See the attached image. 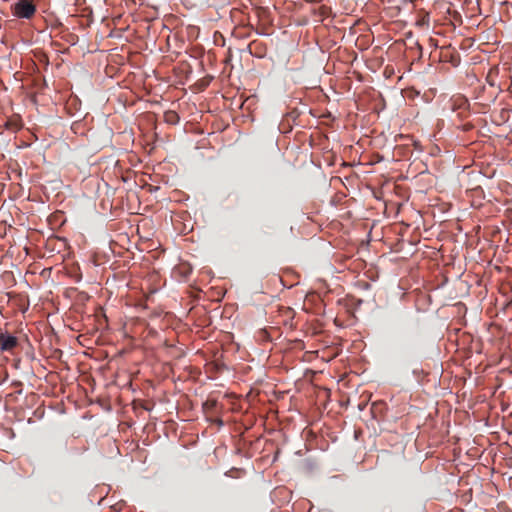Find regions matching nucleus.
I'll return each mask as SVG.
<instances>
[{"label": "nucleus", "mask_w": 512, "mask_h": 512, "mask_svg": "<svg viewBox=\"0 0 512 512\" xmlns=\"http://www.w3.org/2000/svg\"><path fill=\"white\" fill-rule=\"evenodd\" d=\"M18 343L16 337L12 335L0 334V348L3 351L12 350Z\"/></svg>", "instance_id": "obj_2"}, {"label": "nucleus", "mask_w": 512, "mask_h": 512, "mask_svg": "<svg viewBox=\"0 0 512 512\" xmlns=\"http://www.w3.org/2000/svg\"><path fill=\"white\" fill-rule=\"evenodd\" d=\"M35 5L30 0H18L13 5L14 15L19 18L29 19L35 13Z\"/></svg>", "instance_id": "obj_1"}, {"label": "nucleus", "mask_w": 512, "mask_h": 512, "mask_svg": "<svg viewBox=\"0 0 512 512\" xmlns=\"http://www.w3.org/2000/svg\"><path fill=\"white\" fill-rule=\"evenodd\" d=\"M365 406H366V404H360V405H359V409H360V410H363V409L365 408Z\"/></svg>", "instance_id": "obj_3"}]
</instances>
